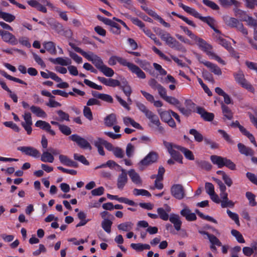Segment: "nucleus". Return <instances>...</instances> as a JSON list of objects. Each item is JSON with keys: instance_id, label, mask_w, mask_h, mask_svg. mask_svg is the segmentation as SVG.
Masks as SVG:
<instances>
[{"instance_id": "1", "label": "nucleus", "mask_w": 257, "mask_h": 257, "mask_svg": "<svg viewBox=\"0 0 257 257\" xmlns=\"http://www.w3.org/2000/svg\"><path fill=\"white\" fill-rule=\"evenodd\" d=\"M210 160L214 164L217 165L219 168L226 166L231 170H235L236 169L235 164L226 158H223L217 155H212L210 157Z\"/></svg>"}, {"instance_id": "2", "label": "nucleus", "mask_w": 257, "mask_h": 257, "mask_svg": "<svg viewBox=\"0 0 257 257\" xmlns=\"http://www.w3.org/2000/svg\"><path fill=\"white\" fill-rule=\"evenodd\" d=\"M158 159V154L154 151L150 152L143 160L139 163L140 170H144V166H147L157 162Z\"/></svg>"}, {"instance_id": "3", "label": "nucleus", "mask_w": 257, "mask_h": 257, "mask_svg": "<svg viewBox=\"0 0 257 257\" xmlns=\"http://www.w3.org/2000/svg\"><path fill=\"white\" fill-rule=\"evenodd\" d=\"M69 139L76 143V144L82 149L91 150L90 143L84 138L77 134H73L69 137Z\"/></svg>"}, {"instance_id": "4", "label": "nucleus", "mask_w": 257, "mask_h": 257, "mask_svg": "<svg viewBox=\"0 0 257 257\" xmlns=\"http://www.w3.org/2000/svg\"><path fill=\"white\" fill-rule=\"evenodd\" d=\"M234 77L236 81L239 83L243 87L252 92H253L254 90L253 87L245 80L244 75L242 72L239 71L237 73L235 74Z\"/></svg>"}, {"instance_id": "5", "label": "nucleus", "mask_w": 257, "mask_h": 257, "mask_svg": "<svg viewBox=\"0 0 257 257\" xmlns=\"http://www.w3.org/2000/svg\"><path fill=\"white\" fill-rule=\"evenodd\" d=\"M171 194L175 198L181 200L185 195V189L181 184L173 185L171 188Z\"/></svg>"}, {"instance_id": "6", "label": "nucleus", "mask_w": 257, "mask_h": 257, "mask_svg": "<svg viewBox=\"0 0 257 257\" xmlns=\"http://www.w3.org/2000/svg\"><path fill=\"white\" fill-rule=\"evenodd\" d=\"M97 69L106 77H110L114 74L113 70L105 65L102 59L99 57H97Z\"/></svg>"}, {"instance_id": "7", "label": "nucleus", "mask_w": 257, "mask_h": 257, "mask_svg": "<svg viewBox=\"0 0 257 257\" xmlns=\"http://www.w3.org/2000/svg\"><path fill=\"white\" fill-rule=\"evenodd\" d=\"M0 36L3 40L6 43L13 45L17 44V40L15 36L8 31L0 30Z\"/></svg>"}, {"instance_id": "8", "label": "nucleus", "mask_w": 257, "mask_h": 257, "mask_svg": "<svg viewBox=\"0 0 257 257\" xmlns=\"http://www.w3.org/2000/svg\"><path fill=\"white\" fill-rule=\"evenodd\" d=\"M18 150L26 155L34 158H39L40 154L38 150L32 147H20L18 148Z\"/></svg>"}, {"instance_id": "9", "label": "nucleus", "mask_w": 257, "mask_h": 257, "mask_svg": "<svg viewBox=\"0 0 257 257\" xmlns=\"http://www.w3.org/2000/svg\"><path fill=\"white\" fill-rule=\"evenodd\" d=\"M197 112L205 121H211L214 118V115L213 113L207 112L204 108L198 106L197 107Z\"/></svg>"}, {"instance_id": "10", "label": "nucleus", "mask_w": 257, "mask_h": 257, "mask_svg": "<svg viewBox=\"0 0 257 257\" xmlns=\"http://www.w3.org/2000/svg\"><path fill=\"white\" fill-rule=\"evenodd\" d=\"M35 126L46 131L53 136H55L56 134L55 132L51 130L50 124L45 121L41 120H38L35 123Z\"/></svg>"}, {"instance_id": "11", "label": "nucleus", "mask_w": 257, "mask_h": 257, "mask_svg": "<svg viewBox=\"0 0 257 257\" xmlns=\"http://www.w3.org/2000/svg\"><path fill=\"white\" fill-rule=\"evenodd\" d=\"M121 173L119 175L117 179V187L119 189H122L127 181V175L123 169H121Z\"/></svg>"}, {"instance_id": "12", "label": "nucleus", "mask_w": 257, "mask_h": 257, "mask_svg": "<svg viewBox=\"0 0 257 257\" xmlns=\"http://www.w3.org/2000/svg\"><path fill=\"white\" fill-rule=\"evenodd\" d=\"M169 147H167V151L171 157L176 161L182 164L183 161V156L181 155V154L175 150L174 149H172L171 148V146H168Z\"/></svg>"}, {"instance_id": "13", "label": "nucleus", "mask_w": 257, "mask_h": 257, "mask_svg": "<svg viewBox=\"0 0 257 257\" xmlns=\"http://www.w3.org/2000/svg\"><path fill=\"white\" fill-rule=\"evenodd\" d=\"M180 214L189 221H194L197 219L195 214L191 213V210L187 207L182 209L180 212Z\"/></svg>"}, {"instance_id": "14", "label": "nucleus", "mask_w": 257, "mask_h": 257, "mask_svg": "<svg viewBox=\"0 0 257 257\" xmlns=\"http://www.w3.org/2000/svg\"><path fill=\"white\" fill-rule=\"evenodd\" d=\"M170 221L174 224L175 228L179 231L181 229L182 221L180 219V216L175 214H171L169 218Z\"/></svg>"}, {"instance_id": "15", "label": "nucleus", "mask_w": 257, "mask_h": 257, "mask_svg": "<svg viewBox=\"0 0 257 257\" xmlns=\"http://www.w3.org/2000/svg\"><path fill=\"white\" fill-rule=\"evenodd\" d=\"M119 88L123 91V93L127 97L130 96L132 93V89L126 80L122 79L121 80Z\"/></svg>"}, {"instance_id": "16", "label": "nucleus", "mask_w": 257, "mask_h": 257, "mask_svg": "<svg viewBox=\"0 0 257 257\" xmlns=\"http://www.w3.org/2000/svg\"><path fill=\"white\" fill-rule=\"evenodd\" d=\"M239 152L246 156H253L254 155L253 151L250 148L246 147L244 145L241 143H238L237 145Z\"/></svg>"}, {"instance_id": "17", "label": "nucleus", "mask_w": 257, "mask_h": 257, "mask_svg": "<svg viewBox=\"0 0 257 257\" xmlns=\"http://www.w3.org/2000/svg\"><path fill=\"white\" fill-rule=\"evenodd\" d=\"M117 123L116 115L111 113L104 118V124L108 127H111Z\"/></svg>"}, {"instance_id": "18", "label": "nucleus", "mask_w": 257, "mask_h": 257, "mask_svg": "<svg viewBox=\"0 0 257 257\" xmlns=\"http://www.w3.org/2000/svg\"><path fill=\"white\" fill-rule=\"evenodd\" d=\"M206 67L209 68L212 72L216 75H220L222 74L220 68L216 65L209 61L202 62Z\"/></svg>"}, {"instance_id": "19", "label": "nucleus", "mask_w": 257, "mask_h": 257, "mask_svg": "<svg viewBox=\"0 0 257 257\" xmlns=\"http://www.w3.org/2000/svg\"><path fill=\"white\" fill-rule=\"evenodd\" d=\"M200 20L207 23L211 28H212L215 32L217 34H221V32L218 29H216L214 27L215 20L211 17H202L200 18Z\"/></svg>"}, {"instance_id": "20", "label": "nucleus", "mask_w": 257, "mask_h": 257, "mask_svg": "<svg viewBox=\"0 0 257 257\" xmlns=\"http://www.w3.org/2000/svg\"><path fill=\"white\" fill-rule=\"evenodd\" d=\"M30 108L32 112L35 114L37 116L42 118L46 117V113L40 107L35 105H32L30 107Z\"/></svg>"}, {"instance_id": "21", "label": "nucleus", "mask_w": 257, "mask_h": 257, "mask_svg": "<svg viewBox=\"0 0 257 257\" xmlns=\"http://www.w3.org/2000/svg\"><path fill=\"white\" fill-rule=\"evenodd\" d=\"M195 163L200 169L208 171H210L212 167V166L209 162L204 160H196Z\"/></svg>"}, {"instance_id": "22", "label": "nucleus", "mask_w": 257, "mask_h": 257, "mask_svg": "<svg viewBox=\"0 0 257 257\" xmlns=\"http://www.w3.org/2000/svg\"><path fill=\"white\" fill-rule=\"evenodd\" d=\"M50 60L54 64H58L62 66H67L71 63V60L68 58L58 57L56 59L50 58Z\"/></svg>"}, {"instance_id": "23", "label": "nucleus", "mask_w": 257, "mask_h": 257, "mask_svg": "<svg viewBox=\"0 0 257 257\" xmlns=\"http://www.w3.org/2000/svg\"><path fill=\"white\" fill-rule=\"evenodd\" d=\"M223 21L225 24L231 27V28H235L237 23L239 21L238 20L234 18L230 17L228 16H224L223 17Z\"/></svg>"}, {"instance_id": "24", "label": "nucleus", "mask_w": 257, "mask_h": 257, "mask_svg": "<svg viewBox=\"0 0 257 257\" xmlns=\"http://www.w3.org/2000/svg\"><path fill=\"white\" fill-rule=\"evenodd\" d=\"M128 175L132 181L136 184H141L142 180L139 175L133 169L128 171Z\"/></svg>"}, {"instance_id": "25", "label": "nucleus", "mask_w": 257, "mask_h": 257, "mask_svg": "<svg viewBox=\"0 0 257 257\" xmlns=\"http://www.w3.org/2000/svg\"><path fill=\"white\" fill-rule=\"evenodd\" d=\"M41 160L45 163H53L54 160V156L51 153L48 151H43L41 156Z\"/></svg>"}, {"instance_id": "26", "label": "nucleus", "mask_w": 257, "mask_h": 257, "mask_svg": "<svg viewBox=\"0 0 257 257\" xmlns=\"http://www.w3.org/2000/svg\"><path fill=\"white\" fill-rule=\"evenodd\" d=\"M197 45L207 54H209L210 53L209 51L212 49V46L202 38L199 39V42H198Z\"/></svg>"}, {"instance_id": "27", "label": "nucleus", "mask_w": 257, "mask_h": 257, "mask_svg": "<svg viewBox=\"0 0 257 257\" xmlns=\"http://www.w3.org/2000/svg\"><path fill=\"white\" fill-rule=\"evenodd\" d=\"M70 46L77 52L81 54L83 57L87 58L88 60L91 59L92 55L91 53H87L83 51L81 48L76 46L74 44L70 43Z\"/></svg>"}, {"instance_id": "28", "label": "nucleus", "mask_w": 257, "mask_h": 257, "mask_svg": "<svg viewBox=\"0 0 257 257\" xmlns=\"http://www.w3.org/2000/svg\"><path fill=\"white\" fill-rule=\"evenodd\" d=\"M130 70H131L133 73L137 74V76L140 78L144 79L146 78L145 73L138 66L135 64H133Z\"/></svg>"}, {"instance_id": "29", "label": "nucleus", "mask_w": 257, "mask_h": 257, "mask_svg": "<svg viewBox=\"0 0 257 257\" xmlns=\"http://www.w3.org/2000/svg\"><path fill=\"white\" fill-rule=\"evenodd\" d=\"M240 131L246 137H247L250 141V142L253 144V145L256 147L257 145L255 141V139L253 135L249 133L243 126H240L239 128Z\"/></svg>"}, {"instance_id": "30", "label": "nucleus", "mask_w": 257, "mask_h": 257, "mask_svg": "<svg viewBox=\"0 0 257 257\" xmlns=\"http://www.w3.org/2000/svg\"><path fill=\"white\" fill-rule=\"evenodd\" d=\"M189 133L194 136L195 140L198 143L202 142L204 140L203 135L194 128L190 130Z\"/></svg>"}, {"instance_id": "31", "label": "nucleus", "mask_w": 257, "mask_h": 257, "mask_svg": "<svg viewBox=\"0 0 257 257\" xmlns=\"http://www.w3.org/2000/svg\"><path fill=\"white\" fill-rule=\"evenodd\" d=\"M123 122L126 125L131 124L134 127L138 129H142V127L140 124L136 122L134 119L130 117H125L123 118Z\"/></svg>"}, {"instance_id": "32", "label": "nucleus", "mask_w": 257, "mask_h": 257, "mask_svg": "<svg viewBox=\"0 0 257 257\" xmlns=\"http://www.w3.org/2000/svg\"><path fill=\"white\" fill-rule=\"evenodd\" d=\"M45 49L48 51L51 54H55L56 50L55 44L51 42H48L44 44Z\"/></svg>"}, {"instance_id": "33", "label": "nucleus", "mask_w": 257, "mask_h": 257, "mask_svg": "<svg viewBox=\"0 0 257 257\" xmlns=\"http://www.w3.org/2000/svg\"><path fill=\"white\" fill-rule=\"evenodd\" d=\"M221 108L224 116H225L228 119H231L233 117V113L230 109L224 103L221 104Z\"/></svg>"}, {"instance_id": "34", "label": "nucleus", "mask_w": 257, "mask_h": 257, "mask_svg": "<svg viewBox=\"0 0 257 257\" xmlns=\"http://www.w3.org/2000/svg\"><path fill=\"white\" fill-rule=\"evenodd\" d=\"M97 144L104 146L105 148L109 151L112 152L115 148L111 143L101 138H97Z\"/></svg>"}, {"instance_id": "35", "label": "nucleus", "mask_w": 257, "mask_h": 257, "mask_svg": "<svg viewBox=\"0 0 257 257\" xmlns=\"http://www.w3.org/2000/svg\"><path fill=\"white\" fill-rule=\"evenodd\" d=\"M133 225V224L132 222H126L119 224L117 228L120 230L128 231L132 229Z\"/></svg>"}, {"instance_id": "36", "label": "nucleus", "mask_w": 257, "mask_h": 257, "mask_svg": "<svg viewBox=\"0 0 257 257\" xmlns=\"http://www.w3.org/2000/svg\"><path fill=\"white\" fill-rule=\"evenodd\" d=\"M112 224V222L109 219H104L101 223V226L107 233H109L111 232Z\"/></svg>"}, {"instance_id": "37", "label": "nucleus", "mask_w": 257, "mask_h": 257, "mask_svg": "<svg viewBox=\"0 0 257 257\" xmlns=\"http://www.w3.org/2000/svg\"><path fill=\"white\" fill-rule=\"evenodd\" d=\"M162 40L165 41L166 44L171 48L174 45V41L176 40L172 37L169 33H167V34H166L165 37L162 38Z\"/></svg>"}, {"instance_id": "38", "label": "nucleus", "mask_w": 257, "mask_h": 257, "mask_svg": "<svg viewBox=\"0 0 257 257\" xmlns=\"http://www.w3.org/2000/svg\"><path fill=\"white\" fill-rule=\"evenodd\" d=\"M220 5L223 7H228L234 5L236 7H238L240 3L236 0H219Z\"/></svg>"}, {"instance_id": "39", "label": "nucleus", "mask_w": 257, "mask_h": 257, "mask_svg": "<svg viewBox=\"0 0 257 257\" xmlns=\"http://www.w3.org/2000/svg\"><path fill=\"white\" fill-rule=\"evenodd\" d=\"M118 201L119 202L124 203L130 205L136 206V203L133 200H129L128 199L125 197H118L116 195L113 196V199Z\"/></svg>"}, {"instance_id": "40", "label": "nucleus", "mask_w": 257, "mask_h": 257, "mask_svg": "<svg viewBox=\"0 0 257 257\" xmlns=\"http://www.w3.org/2000/svg\"><path fill=\"white\" fill-rule=\"evenodd\" d=\"M159 113L161 117V118L162 120L165 122H167L169 119H171V113L170 112V110L168 111H161V110H158Z\"/></svg>"}, {"instance_id": "41", "label": "nucleus", "mask_w": 257, "mask_h": 257, "mask_svg": "<svg viewBox=\"0 0 257 257\" xmlns=\"http://www.w3.org/2000/svg\"><path fill=\"white\" fill-rule=\"evenodd\" d=\"M146 117L150 120V121L156 125H160V122L158 116L151 111Z\"/></svg>"}, {"instance_id": "42", "label": "nucleus", "mask_w": 257, "mask_h": 257, "mask_svg": "<svg viewBox=\"0 0 257 257\" xmlns=\"http://www.w3.org/2000/svg\"><path fill=\"white\" fill-rule=\"evenodd\" d=\"M56 112L59 117V118H56L57 120H59L60 121H63L64 120H69V115L68 113L61 110H57Z\"/></svg>"}, {"instance_id": "43", "label": "nucleus", "mask_w": 257, "mask_h": 257, "mask_svg": "<svg viewBox=\"0 0 257 257\" xmlns=\"http://www.w3.org/2000/svg\"><path fill=\"white\" fill-rule=\"evenodd\" d=\"M97 99H100L104 101L111 103L113 101L112 97L110 95L104 93H97Z\"/></svg>"}, {"instance_id": "44", "label": "nucleus", "mask_w": 257, "mask_h": 257, "mask_svg": "<svg viewBox=\"0 0 257 257\" xmlns=\"http://www.w3.org/2000/svg\"><path fill=\"white\" fill-rule=\"evenodd\" d=\"M1 17L0 18L3 19L6 22L11 23L14 21L15 19V16L7 13L2 12V13H0Z\"/></svg>"}, {"instance_id": "45", "label": "nucleus", "mask_w": 257, "mask_h": 257, "mask_svg": "<svg viewBox=\"0 0 257 257\" xmlns=\"http://www.w3.org/2000/svg\"><path fill=\"white\" fill-rule=\"evenodd\" d=\"M144 33L148 36L151 39H152V40H154L155 43L158 45V46H161L162 45V43H161V42L156 38V37L155 36V35L154 34H153L150 30H146L145 29H144L143 30Z\"/></svg>"}, {"instance_id": "46", "label": "nucleus", "mask_w": 257, "mask_h": 257, "mask_svg": "<svg viewBox=\"0 0 257 257\" xmlns=\"http://www.w3.org/2000/svg\"><path fill=\"white\" fill-rule=\"evenodd\" d=\"M157 212L160 218L163 220H167L170 218L168 213L163 208H158Z\"/></svg>"}, {"instance_id": "47", "label": "nucleus", "mask_w": 257, "mask_h": 257, "mask_svg": "<svg viewBox=\"0 0 257 257\" xmlns=\"http://www.w3.org/2000/svg\"><path fill=\"white\" fill-rule=\"evenodd\" d=\"M234 12L235 16L240 18L242 21H245L249 16L244 12L237 9L234 10Z\"/></svg>"}, {"instance_id": "48", "label": "nucleus", "mask_w": 257, "mask_h": 257, "mask_svg": "<svg viewBox=\"0 0 257 257\" xmlns=\"http://www.w3.org/2000/svg\"><path fill=\"white\" fill-rule=\"evenodd\" d=\"M231 233L233 236H234L236 240L239 242V243H244L245 240L244 238H243L242 235L237 230L235 229H232L231 231Z\"/></svg>"}, {"instance_id": "49", "label": "nucleus", "mask_w": 257, "mask_h": 257, "mask_svg": "<svg viewBox=\"0 0 257 257\" xmlns=\"http://www.w3.org/2000/svg\"><path fill=\"white\" fill-rule=\"evenodd\" d=\"M171 14H172V15H173L174 16H177L178 17H179V18H180L181 19L183 20L184 22H185L188 25L191 26L192 27H193L194 28L196 27V25L192 21L189 20L186 17L177 14V13H176L174 12H172Z\"/></svg>"}, {"instance_id": "50", "label": "nucleus", "mask_w": 257, "mask_h": 257, "mask_svg": "<svg viewBox=\"0 0 257 257\" xmlns=\"http://www.w3.org/2000/svg\"><path fill=\"white\" fill-rule=\"evenodd\" d=\"M219 43L226 49L228 51H232V47L231 46L229 43H228L225 39L219 37Z\"/></svg>"}, {"instance_id": "51", "label": "nucleus", "mask_w": 257, "mask_h": 257, "mask_svg": "<svg viewBox=\"0 0 257 257\" xmlns=\"http://www.w3.org/2000/svg\"><path fill=\"white\" fill-rule=\"evenodd\" d=\"M59 159L60 162L62 164L68 167L70 166L72 161V160L68 158V157H67L66 156L63 155H60L59 156Z\"/></svg>"}, {"instance_id": "52", "label": "nucleus", "mask_w": 257, "mask_h": 257, "mask_svg": "<svg viewBox=\"0 0 257 257\" xmlns=\"http://www.w3.org/2000/svg\"><path fill=\"white\" fill-rule=\"evenodd\" d=\"M52 93L54 95H58L64 97H67L68 96V95H70L72 96L75 95V94L72 92H69L68 93H67L64 91L58 89L53 90L52 91Z\"/></svg>"}, {"instance_id": "53", "label": "nucleus", "mask_w": 257, "mask_h": 257, "mask_svg": "<svg viewBox=\"0 0 257 257\" xmlns=\"http://www.w3.org/2000/svg\"><path fill=\"white\" fill-rule=\"evenodd\" d=\"M163 145L165 147V148L167 149V147H169L168 146H170L172 149H176L177 150H180L181 152L183 151L184 147H182L181 146H179L176 144H174L172 143L168 142L166 141H163Z\"/></svg>"}, {"instance_id": "54", "label": "nucleus", "mask_w": 257, "mask_h": 257, "mask_svg": "<svg viewBox=\"0 0 257 257\" xmlns=\"http://www.w3.org/2000/svg\"><path fill=\"white\" fill-rule=\"evenodd\" d=\"M195 212L198 214V215L201 218L207 220L208 221H211L212 222H214L215 223H217V221L212 218L211 216H209L208 215H204L202 212H201L198 209L195 210Z\"/></svg>"}, {"instance_id": "55", "label": "nucleus", "mask_w": 257, "mask_h": 257, "mask_svg": "<svg viewBox=\"0 0 257 257\" xmlns=\"http://www.w3.org/2000/svg\"><path fill=\"white\" fill-rule=\"evenodd\" d=\"M185 107L191 114V112L195 109V104L190 99H187L184 103Z\"/></svg>"}, {"instance_id": "56", "label": "nucleus", "mask_w": 257, "mask_h": 257, "mask_svg": "<svg viewBox=\"0 0 257 257\" xmlns=\"http://www.w3.org/2000/svg\"><path fill=\"white\" fill-rule=\"evenodd\" d=\"M133 192L135 195L137 196L143 195L146 196L148 197H150L151 196V194L149 191L144 189H135L133 191Z\"/></svg>"}, {"instance_id": "57", "label": "nucleus", "mask_w": 257, "mask_h": 257, "mask_svg": "<svg viewBox=\"0 0 257 257\" xmlns=\"http://www.w3.org/2000/svg\"><path fill=\"white\" fill-rule=\"evenodd\" d=\"M235 28L244 36H247L248 35L247 30L244 27V26L242 24V23L239 22V21L237 23Z\"/></svg>"}, {"instance_id": "58", "label": "nucleus", "mask_w": 257, "mask_h": 257, "mask_svg": "<svg viewBox=\"0 0 257 257\" xmlns=\"http://www.w3.org/2000/svg\"><path fill=\"white\" fill-rule=\"evenodd\" d=\"M4 124L6 126L8 127H10L12 129H13L14 131H15L16 132H19L20 128L15 123H14L13 121H5L4 122Z\"/></svg>"}, {"instance_id": "59", "label": "nucleus", "mask_w": 257, "mask_h": 257, "mask_svg": "<svg viewBox=\"0 0 257 257\" xmlns=\"http://www.w3.org/2000/svg\"><path fill=\"white\" fill-rule=\"evenodd\" d=\"M245 195L246 197L249 200V204L251 206H255L256 202L255 201V195L250 192H247Z\"/></svg>"}, {"instance_id": "60", "label": "nucleus", "mask_w": 257, "mask_h": 257, "mask_svg": "<svg viewBox=\"0 0 257 257\" xmlns=\"http://www.w3.org/2000/svg\"><path fill=\"white\" fill-rule=\"evenodd\" d=\"M171 48L175 49L176 50L180 51L183 53L186 52V49H185V48L177 40L174 41V45L172 46Z\"/></svg>"}, {"instance_id": "61", "label": "nucleus", "mask_w": 257, "mask_h": 257, "mask_svg": "<svg viewBox=\"0 0 257 257\" xmlns=\"http://www.w3.org/2000/svg\"><path fill=\"white\" fill-rule=\"evenodd\" d=\"M203 3L214 10L219 9V7L214 2L209 0H203Z\"/></svg>"}, {"instance_id": "62", "label": "nucleus", "mask_w": 257, "mask_h": 257, "mask_svg": "<svg viewBox=\"0 0 257 257\" xmlns=\"http://www.w3.org/2000/svg\"><path fill=\"white\" fill-rule=\"evenodd\" d=\"M59 130L63 134L66 136H69L72 133L71 128L67 125L64 124H62L60 126Z\"/></svg>"}, {"instance_id": "63", "label": "nucleus", "mask_w": 257, "mask_h": 257, "mask_svg": "<svg viewBox=\"0 0 257 257\" xmlns=\"http://www.w3.org/2000/svg\"><path fill=\"white\" fill-rule=\"evenodd\" d=\"M74 158L75 160L78 161L85 165L89 164L88 161L83 155H80L78 154H74Z\"/></svg>"}, {"instance_id": "64", "label": "nucleus", "mask_w": 257, "mask_h": 257, "mask_svg": "<svg viewBox=\"0 0 257 257\" xmlns=\"http://www.w3.org/2000/svg\"><path fill=\"white\" fill-rule=\"evenodd\" d=\"M84 116L89 120L93 119L92 114L90 108L87 106H84L83 109Z\"/></svg>"}]
</instances>
